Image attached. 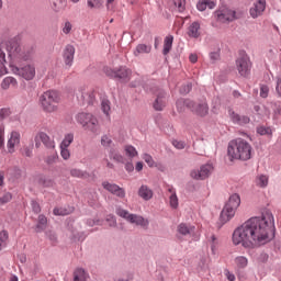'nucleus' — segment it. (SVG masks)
<instances>
[{
    "mask_svg": "<svg viewBox=\"0 0 281 281\" xmlns=\"http://www.w3.org/2000/svg\"><path fill=\"white\" fill-rule=\"evenodd\" d=\"M45 225H47V217H45V215H40L37 223V232H42V229H45Z\"/></svg>",
    "mask_w": 281,
    "mask_h": 281,
    "instance_id": "obj_39",
    "label": "nucleus"
},
{
    "mask_svg": "<svg viewBox=\"0 0 281 281\" xmlns=\"http://www.w3.org/2000/svg\"><path fill=\"white\" fill-rule=\"evenodd\" d=\"M31 205H32L33 212L35 214H40V212H41V204H38V202H36V201H32Z\"/></svg>",
    "mask_w": 281,
    "mask_h": 281,
    "instance_id": "obj_52",
    "label": "nucleus"
},
{
    "mask_svg": "<svg viewBox=\"0 0 281 281\" xmlns=\"http://www.w3.org/2000/svg\"><path fill=\"white\" fill-rule=\"evenodd\" d=\"M113 3H115V0H106L108 12H114L115 5Z\"/></svg>",
    "mask_w": 281,
    "mask_h": 281,
    "instance_id": "obj_54",
    "label": "nucleus"
},
{
    "mask_svg": "<svg viewBox=\"0 0 281 281\" xmlns=\"http://www.w3.org/2000/svg\"><path fill=\"white\" fill-rule=\"evenodd\" d=\"M111 144H113V139H111V136H109V135H103V136L101 137V145H102L104 148L111 147Z\"/></svg>",
    "mask_w": 281,
    "mask_h": 281,
    "instance_id": "obj_41",
    "label": "nucleus"
},
{
    "mask_svg": "<svg viewBox=\"0 0 281 281\" xmlns=\"http://www.w3.org/2000/svg\"><path fill=\"white\" fill-rule=\"evenodd\" d=\"M74 281H87V272L83 269L75 270Z\"/></svg>",
    "mask_w": 281,
    "mask_h": 281,
    "instance_id": "obj_33",
    "label": "nucleus"
},
{
    "mask_svg": "<svg viewBox=\"0 0 281 281\" xmlns=\"http://www.w3.org/2000/svg\"><path fill=\"white\" fill-rule=\"evenodd\" d=\"M38 186L41 188H54L56 186V182H54V179L47 177V176H40L37 179Z\"/></svg>",
    "mask_w": 281,
    "mask_h": 281,
    "instance_id": "obj_27",
    "label": "nucleus"
},
{
    "mask_svg": "<svg viewBox=\"0 0 281 281\" xmlns=\"http://www.w3.org/2000/svg\"><path fill=\"white\" fill-rule=\"evenodd\" d=\"M175 41V37L172 35H168L166 38H165V42H164V49H162V54L165 56H167V54H170V50L172 49V43Z\"/></svg>",
    "mask_w": 281,
    "mask_h": 281,
    "instance_id": "obj_29",
    "label": "nucleus"
},
{
    "mask_svg": "<svg viewBox=\"0 0 281 281\" xmlns=\"http://www.w3.org/2000/svg\"><path fill=\"white\" fill-rule=\"evenodd\" d=\"M224 274L228 281H236V276L232 273L229 270H224Z\"/></svg>",
    "mask_w": 281,
    "mask_h": 281,
    "instance_id": "obj_56",
    "label": "nucleus"
},
{
    "mask_svg": "<svg viewBox=\"0 0 281 281\" xmlns=\"http://www.w3.org/2000/svg\"><path fill=\"white\" fill-rule=\"evenodd\" d=\"M251 145L243 139L237 138L228 144V157L231 159H240L241 161H248L251 159Z\"/></svg>",
    "mask_w": 281,
    "mask_h": 281,
    "instance_id": "obj_4",
    "label": "nucleus"
},
{
    "mask_svg": "<svg viewBox=\"0 0 281 281\" xmlns=\"http://www.w3.org/2000/svg\"><path fill=\"white\" fill-rule=\"evenodd\" d=\"M212 172H214V167L212 164H206L201 166L200 169L192 170L190 175L192 179L203 181L204 179H207Z\"/></svg>",
    "mask_w": 281,
    "mask_h": 281,
    "instance_id": "obj_11",
    "label": "nucleus"
},
{
    "mask_svg": "<svg viewBox=\"0 0 281 281\" xmlns=\"http://www.w3.org/2000/svg\"><path fill=\"white\" fill-rule=\"evenodd\" d=\"M5 52L8 53L11 63H18L20 58H27L21 54V46L16 41L11 40L0 44V78L8 74V69L5 68Z\"/></svg>",
    "mask_w": 281,
    "mask_h": 281,
    "instance_id": "obj_2",
    "label": "nucleus"
},
{
    "mask_svg": "<svg viewBox=\"0 0 281 281\" xmlns=\"http://www.w3.org/2000/svg\"><path fill=\"white\" fill-rule=\"evenodd\" d=\"M135 169H136L137 172H142V170H144V162L138 161V162L136 164Z\"/></svg>",
    "mask_w": 281,
    "mask_h": 281,
    "instance_id": "obj_60",
    "label": "nucleus"
},
{
    "mask_svg": "<svg viewBox=\"0 0 281 281\" xmlns=\"http://www.w3.org/2000/svg\"><path fill=\"white\" fill-rule=\"evenodd\" d=\"M153 189H150V187L143 184L139 189H138V196H140V199H143V201H150V199H153Z\"/></svg>",
    "mask_w": 281,
    "mask_h": 281,
    "instance_id": "obj_22",
    "label": "nucleus"
},
{
    "mask_svg": "<svg viewBox=\"0 0 281 281\" xmlns=\"http://www.w3.org/2000/svg\"><path fill=\"white\" fill-rule=\"evenodd\" d=\"M38 140L42 142V144H44V146H46V148H56V143L45 132H40L36 134V136H35L36 148H38L41 146V143H38Z\"/></svg>",
    "mask_w": 281,
    "mask_h": 281,
    "instance_id": "obj_15",
    "label": "nucleus"
},
{
    "mask_svg": "<svg viewBox=\"0 0 281 281\" xmlns=\"http://www.w3.org/2000/svg\"><path fill=\"white\" fill-rule=\"evenodd\" d=\"M276 92L281 98V76L276 77Z\"/></svg>",
    "mask_w": 281,
    "mask_h": 281,
    "instance_id": "obj_49",
    "label": "nucleus"
},
{
    "mask_svg": "<svg viewBox=\"0 0 281 281\" xmlns=\"http://www.w3.org/2000/svg\"><path fill=\"white\" fill-rule=\"evenodd\" d=\"M256 183L259 188H267L269 186V177L260 175L256 178Z\"/></svg>",
    "mask_w": 281,
    "mask_h": 281,
    "instance_id": "obj_35",
    "label": "nucleus"
},
{
    "mask_svg": "<svg viewBox=\"0 0 281 281\" xmlns=\"http://www.w3.org/2000/svg\"><path fill=\"white\" fill-rule=\"evenodd\" d=\"M229 117L234 124H238L239 126H245V124H249L251 120L247 115H239L234 111H229Z\"/></svg>",
    "mask_w": 281,
    "mask_h": 281,
    "instance_id": "obj_21",
    "label": "nucleus"
},
{
    "mask_svg": "<svg viewBox=\"0 0 281 281\" xmlns=\"http://www.w3.org/2000/svg\"><path fill=\"white\" fill-rule=\"evenodd\" d=\"M76 121L82 128H85V131H89L90 133H93V135L100 134V122H98V117L93 114L81 112L76 115Z\"/></svg>",
    "mask_w": 281,
    "mask_h": 281,
    "instance_id": "obj_7",
    "label": "nucleus"
},
{
    "mask_svg": "<svg viewBox=\"0 0 281 281\" xmlns=\"http://www.w3.org/2000/svg\"><path fill=\"white\" fill-rule=\"evenodd\" d=\"M188 106H190L193 111V113H196V115H200V117H205L207 115L210 108L207 106V103L203 101L202 103H193L189 102L187 103Z\"/></svg>",
    "mask_w": 281,
    "mask_h": 281,
    "instance_id": "obj_19",
    "label": "nucleus"
},
{
    "mask_svg": "<svg viewBox=\"0 0 281 281\" xmlns=\"http://www.w3.org/2000/svg\"><path fill=\"white\" fill-rule=\"evenodd\" d=\"M101 111L109 117L111 115V101L109 99H102Z\"/></svg>",
    "mask_w": 281,
    "mask_h": 281,
    "instance_id": "obj_32",
    "label": "nucleus"
},
{
    "mask_svg": "<svg viewBox=\"0 0 281 281\" xmlns=\"http://www.w3.org/2000/svg\"><path fill=\"white\" fill-rule=\"evenodd\" d=\"M188 35L190 38H199L201 36V24L199 22H193L189 26Z\"/></svg>",
    "mask_w": 281,
    "mask_h": 281,
    "instance_id": "obj_23",
    "label": "nucleus"
},
{
    "mask_svg": "<svg viewBox=\"0 0 281 281\" xmlns=\"http://www.w3.org/2000/svg\"><path fill=\"white\" fill-rule=\"evenodd\" d=\"M102 187L108 192H111V194L119 196V199H124V196H126V191H124V189L120 188V186H117L115 183L104 181V182H102Z\"/></svg>",
    "mask_w": 281,
    "mask_h": 281,
    "instance_id": "obj_18",
    "label": "nucleus"
},
{
    "mask_svg": "<svg viewBox=\"0 0 281 281\" xmlns=\"http://www.w3.org/2000/svg\"><path fill=\"white\" fill-rule=\"evenodd\" d=\"M71 144H74V134H71V133L66 134L60 144V148H69V146H71Z\"/></svg>",
    "mask_w": 281,
    "mask_h": 281,
    "instance_id": "obj_34",
    "label": "nucleus"
},
{
    "mask_svg": "<svg viewBox=\"0 0 281 281\" xmlns=\"http://www.w3.org/2000/svg\"><path fill=\"white\" fill-rule=\"evenodd\" d=\"M125 169L127 170V172H133V170H135V167L133 166L132 162H127L125 165Z\"/></svg>",
    "mask_w": 281,
    "mask_h": 281,
    "instance_id": "obj_61",
    "label": "nucleus"
},
{
    "mask_svg": "<svg viewBox=\"0 0 281 281\" xmlns=\"http://www.w3.org/2000/svg\"><path fill=\"white\" fill-rule=\"evenodd\" d=\"M193 231L194 227L184 223H181L177 228L178 234H181V236H188L189 234H192Z\"/></svg>",
    "mask_w": 281,
    "mask_h": 281,
    "instance_id": "obj_30",
    "label": "nucleus"
},
{
    "mask_svg": "<svg viewBox=\"0 0 281 281\" xmlns=\"http://www.w3.org/2000/svg\"><path fill=\"white\" fill-rule=\"evenodd\" d=\"M105 74L110 78H119V80H122V82H128L133 71L126 67H120L117 69L106 68Z\"/></svg>",
    "mask_w": 281,
    "mask_h": 281,
    "instance_id": "obj_9",
    "label": "nucleus"
},
{
    "mask_svg": "<svg viewBox=\"0 0 281 281\" xmlns=\"http://www.w3.org/2000/svg\"><path fill=\"white\" fill-rule=\"evenodd\" d=\"M218 23H232L236 19V11L229 8H221L215 12Z\"/></svg>",
    "mask_w": 281,
    "mask_h": 281,
    "instance_id": "obj_13",
    "label": "nucleus"
},
{
    "mask_svg": "<svg viewBox=\"0 0 281 281\" xmlns=\"http://www.w3.org/2000/svg\"><path fill=\"white\" fill-rule=\"evenodd\" d=\"M211 249L212 254H216V250L218 249V238L214 235L211 237Z\"/></svg>",
    "mask_w": 281,
    "mask_h": 281,
    "instance_id": "obj_43",
    "label": "nucleus"
},
{
    "mask_svg": "<svg viewBox=\"0 0 281 281\" xmlns=\"http://www.w3.org/2000/svg\"><path fill=\"white\" fill-rule=\"evenodd\" d=\"M20 145H21V133L16 131H12L10 133L8 143H7L8 153L12 155L13 153H15L16 146H20Z\"/></svg>",
    "mask_w": 281,
    "mask_h": 281,
    "instance_id": "obj_14",
    "label": "nucleus"
},
{
    "mask_svg": "<svg viewBox=\"0 0 281 281\" xmlns=\"http://www.w3.org/2000/svg\"><path fill=\"white\" fill-rule=\"evenodd\" d=\"M168 192L170 193L169 196V204L172 210H177L179 207V198L177 196V191L175 188L169 187Z\"/></svg>",
    "mask_w": 281,
    "mask_h": 281,
    "instance_id": "obj_25",
    "label": "nucleus"
},
{
    "mask_svg": "<svg viewBox=\"0 0 281 281\" xmlns=\"http://www.w3.org/2000/svg\"><path fill=\"white\" fill-rule=\"evenodd\" d=\"M47 164H54L56 161V156H53L52 158H47Z\"/></svg>",
    "mask_w": 281,
    "mask_h": 281,
    "instance_id": "obj_64",
    "label": "nucleus"
},
{
    "mask_svg": "<svg viewBox=\"0 0 281 281\" xmlns=\"http://www.w3.org/2000/svg\"><path fill=\"white\" fill-rule=\"evenodd\" d=\"M5 144V127H0V150Z\"/></svg>",
    "mask_w": 281,
    "mask_h": 281,
    "instance_id": "obj_47",
    "label": "nucleus"
},
{
    "mask_svg": "<svg viewBox=\"0 0 281 281\" xmlns=\"http://www.w3.org/2000/svg\"><path fill=\"white\" fill-rule=\"evenodd\" d=\"M236 69L244 78L249 76V71H251V60H249L247 55H243L236 59Z\"/></svg>",
    "mask_w": 281,
    "mask_h": 281,
    "instance_id": "obj_12",
    "label": "nucleus"
},
{
    "mask_svg": "<svg viewBox=\"0 0 281 281\" xmlns=\"http://www.w3.org/2000/svg\"><path fill=\"white\" fill-rule=\"evenodd\" d=\"M12 112L8 108H3L0 110V120H5V117H10Z\"/></svg>",
    "mask_w": 281,
    "mask_h": 281,
    "instance_id": "obj_48",
    "label": "nucleus"
},
{
    "mask_svg": "<svg viewBox=\"0 0 281 281\" xmlns=\"http://www.w3.org/2000/svg\"><path fill=\"white\" fill-rule=\"evenodd\" d=\"M71 177H76L77 179H87L89 177V173L87 171H82L80 169H72L70 171Z\"/></svg>",
    "mask_w": 281,
    "mask_h": 281,
    "instance_id": "obj_37",
    "label": "nucleus"
},
{
    "mask_svg": "<svg viewBox=\"0 0 281 281\" xmlns=\"http://www.w3.org/2000/svg\"><path fill=\"white\" fill-rule=\"evenodd\" d=\"M172 2L178 12H183V10H186V0H172Z\"/></svg>",
    "mask_w": 281,
    "mask_h": 281,
    "instance_id": "obj_42",
    "label": "nucleus"
},
{
    "mask_svg": "<svg viewBox=\"0 0 281 281\" xmlns=\"http://www.w3.org/2000/svg\"><path fill=\"white\" fill-rule=\"evenodd\" d=\"M196 8L200 12H205L207 8L210 10H214V8H216V4L212 0H199Z\"/></svg>",
    "mask_w": 281,
    "mask_h": 281,
    "instance_id": "obj_26",
    "label": "nucleus"
},
{
    "mask_svg": "<svg viewBox=\"0 0 281 281\" xmlns=\"http://www.w3.org/2000/svg\"><path fill=\"white\" fill-rule=\"evenodd\" d=\"M124 150H125V155H126L127 157H131V158L137 157V149H135L134 146H132V145H126V146L124 147Z\"/></svg>",
    "mask_w": 281,
    "mask_h": 281,
    "instance_id": "obj_38",
    "label": "nucleus"
},
{
    "mask_svg": "<svg viewBox=\"0 0 281 281\" xmlns=\"http://www.w3.org/2000/svg\"><path fill=\"white\" fill-rule=\"evenodd\" d=\"M189 60H190V63H196V60H199V56H196V54H191L190 56H189Z\"/></svg>",
    "mask_w": 281,
    "mask_h": 281,
    "instance_id": "obj_62",
    "label": "nucleus"
},
{
    "mask_svg": "<svg viewBox=\"0 0 281 281\" xmlns=\"http://www.w3.org/2000/svg\"><path fill=\"white\" fill-rule=\"evenodd\" d=\"M71 24L69 22H66L63 29L64 34H69V32H71Z\"/></svg>",
    "mask_w": 281,
    "mask_h": 281,
    "instance_id": "obj_59",
    "label": "nucleus"
},
{
    "mask_svg": "<svg viewBox=\"0 0 281 281\" xmlns=\"http://www.w3.org/2000/svg\"><path fill=\"white\" fill-rule=\"evenodd\" d=\"M113 159L115 161H120V162L124 161V157L122 155H120V154L113 155Z\"/></svg>",
    "mask_w": 281,
    "mask_h": 281,
    "instance_id": "obj_63",
    "label": "nucleus"
},
{
    "mask_svg": "<svg viewBox=\"0 0 281 281\" xmlns=\"http://www.w3.org/2000/svg\"><path fill=\"white\" fill-rule=\"evenodd\" d=\"M267 10V0H258L249 10V14L252 19L262 16V13Z\"/></svg>",
    "mask_w": 281,
    "mask_h": 281,
    "instance_id": "obj_17",
    "label": "nucleus"
},
{
    "mask_svg": "<svg viewBox=\"0 0 281 281\" xmlns=\"http://www.w3.org/2000/svg\"><path fill=\"white\" fill-rule=\"evenodd\" d=\"M192 91V83H187L180 89V93H190Z\"/></svg>",
    "mask_w": 281,
    "mask_h": 281,
    "instance_id": "obj_57",
    "label": "nucleus"
},
{
    "mask_svg": "<svg viewBox=\"0 0 281 281\" xmlns=\"http://www.w3.org/2000/svg\"><path fill=\"white\" fill-rule=\"evenodd\" d=\"M10 201H12V195L10 193H7L4 196L0 198V205L10 203Z\"/></svg>",
    "mask_w": 281,
    "mask_h": 281,
    "instance_id": "obj_51",
    "label": "nucleus"
},
{
    "mask_svg": "<svg viewBox=\"0 0 281 281\" xmlns=\"http://www.w3.org/2000/svg\"><path fill=\"white\" fill-rule=\"evenodd\" d=\"M269 95V87L268 86H261L260 87V97L261 98H268Z\"/></svg>",
    "mask_w": 281,
    "mask_h": 281,
    "instance_id": "obj_50",
    "label": "nucleus"
},
{
    "mask_svg": "<svg viewBox=\"0 0 281 281\" xmlns=\"http://www.w3.org/2000/svg\"><path fill=\"white\" fill-rule=\"evenodd\" d=\"M235 265L237 269H246L247 265H249V259L245 256H238L235 258Z\"/></svg>",
    "mask_w": 281,
    "mask_h": 281,
    "instance_id": "obj_31",
    "label": "nucleus"
},
{
    "mask_svg": "<svg viewBox=\"0 0 281 281\" xmlns=\"http://www.w3.org/2000/svg\"><path fill=\"white\" fill-rule=\"evenodd\" d=\"M53 213L55 216H67V214H71V211H68L65 207H56L54 209Z\"/></svg>",
    "mask_w": 281,
    "mask_h": 281,
    "instance_id": "obj_40",
    "label": "nucleus"
},
{
    "mask_svg": "<svg viewBox=\"0 0 281 281\" xmlns=\"http://www.w3.org/2000/svg\"><path fill=\"white\" fill-rule=\"evenodd\" d=\"M10 87L16 88L19 87V81L14 77H5L1 82V89L8 91Z\"/></svg>",
    "mask_w": 281,
    "mask_h": 281,
    "instance_id": "obj_24",
    "label": "nucleus"
},
{
    "mask_svg": "<svg viewBox=\"0 0 281 281\" xmlns=\"http://www.w3.org/2000/svg\"><path fill=\"white\" fill-rule=\"evenodd\" d=\"M153 46L146 44H138L134 49V56H142V54H150Z\"/></svg>",
    "mask_w": 281,
    "mask_h": 281,
    "instance_id": "obj_28",
    "label": "nucleus"
},
{
    "mask_svg": "<svg viewBox=\"0 0 281 281\" xmlns=\"http://www.w3.org/2000/svg\"><path fill=\"white\" fill-rule=\"evenodd\" d=\"M60 155L65 161L71 157V153L69 151V147H60Z\"/></svg>",
    "mask_w": 281,
    "mask_h": 281,
    "instance_id": "obj_45",
    "label": "nucleus"
},
{
    "mask_svg": "<svg viewBox=\"0 0 281 281\" xmlns=\"http://www.w3.org/2000/svg\"><path fill=\"white\" fill-rule=\"evenodd\" d=\"M167 102L168 97H166V92L161 89H156V100L154 102L155 111H164V109H166Z\"/></svg>",
    "mask_w": 281,
    "mask_h": 281,
    "instance_id": "obj_16",
    "label": "nucleus"
},
{
    "mask_svg": "<svg viewBox=\"0 0 281 281\" xmlns=\"http://www.w3.org/2000/svg\"><path fill=\"white\" fill-rule=\"evenodd\" d=\"M63 100L58 90H47L40 95L38 104L44 113H57L58 104Z\"/></svg>",
    "mask_w": 281,
    "mask_h": 281,
    "instance_id": "obj_5",
    "label": "nucleus"
},
{
    "mask_svg": "<svg viewBox=\"0 0 281 281\" xmlns=\"http://www.w3.org/2000/svg\"><path fill=\"white\" fill-rule=\"evenodd\" d=\"M22 155L25 157H31L32 156V147H24L22 150Z\"/></svg>",
    "mask_w": 281,
    "mask_h": 281,
    "instance_id": "obj_58",
    "label": "nucleus"
},
{
    "mask_svg": "<svg viewBox=\"0 0 281 281\" xmlns=\"http://www.w3.org/2000/svg\"><path fill=\"white\" fill-rule=\"evenodd\" d=\"M116 214L117 216H121V218H125V221L128 223L137 225L138 227H143V229H148V225L150 224V222L147 218H144V216L131 214L124 209H116Z\"/></svg>",
    "mask_w": 281,
    "mask_h": 281,
    "instance_id": "obj_8",
    "label": "nucleus"
},
{
    "mask_svg": "<svg viewBox=\"0 0 281 281\" xmlns=\"http://www.w3.org/2000/svg\"><path fill=\"white\" fill-rule=\"evenodd\" d=\"M21 54L24 58H20L18 61H10V69L14 76H19V78H23V80H34L36 76V66L34 64H21L30 60V55L25 54L21 50Z\"/></svg>",
    "mask_w": 281,
    "mask_h": 281,
    "instance_id": "obj_3",
    "label": "nucleus"
},
{
    "mask_svg": "<svg viewBox=\"0 0 281 281\" xmlns=\"http://www.w3.org/2000/svg\"><path fill=\"white\" fill-rule=\"evenodd\" d=\"M257 133L259 135H271L273 132L271 131V127L259 126L257 127Z\"/></svg>",
    "mask_w": 281,
    "mask_h": 281,
    "instance_id": "obj_44",
    "label": "nucleus"
},
{
    "mask_svg": "<svg viewBox=\"0 0 281 281\" xmlns=\"http://www.w3.org/2000/svg\"><path fill=\"white\" fill-rule=\"evenodd\" d=\"M77 99L81 104H93L95 102V90L80 88L77 92Z\"/></svg>",
    "mask_w": 281,
    "mask_h": 281,
    "instance_id": "obj_10",
    "label": "nucleus"
},
{
    "mask_svg": "<svg viewBox=\"0 0 281 281\" xmlns=\"http://www.w3.org/2000/svg\"><path fill=\"white\" fill-rule=\"evenodd\" d=\"M9 238L8 232L7 231H1L0 232V241L5 245L7 240Z\"/></svg>",
    "mask_w": 281,
    "mask_h": 281,
    "instance_id": "obj_55",
    "label": "nucleus"
},
{
    "mask_svg": "<svg viewBox=\"0 0 281 281\" xmlns=\"http://www.w3.org/2000/svg\"><path fill=\"white\" fill-rule=\"evenodd\" d=\"M240 207V195L238 193H234L229 196L228 202L225 204L224 209L220 215L221 225H225V223H229L233 216H236V211Z\"/></svg>",
    "mask_w": 281,
    "mask_h": 281,
    "instance_id": "obj_6",
    "label": "nucleus"
},
{
    "mask_svg": "<svg viewBox=\"0 0 281 281\" xmlns=\"http://www.w3.org/2000/svg\"><path fill=\"white\" fill-rule=\"evenodd\" d=\"M87 5L90 10H100L102 8V0H87Z\"/></svg>",
    "mask_w": 281,
    "mask_h": 281,
    "instance_id": "obj_36",
    "label": "nucleus"
},
{
    "mask_svg": "<svg viewBox=\"0 0 281 281\" xmlns=\"http://www.w3.org/2000/svg\"><path fill=\"white\" fill-rule=\"evenodd\" d=\"M172 145L175 146V148H178V150H183V148H186V143L181 140H173Z\"/></svg>",
    "mask_w": 281,
    "mask_h": 281,
    "instance_id": "obj_53",
    "label": "nucleus"
},
{
    "mask_svg": "<svg viewBox=\"0 0 281 281\" xmlns=\"http://www.w3.org/2000/svg\"><path fill=\"white\" fill-rule=\"evenodd\" d=\"M276 234V220L270 210H263L261 216L250 217L233 233V244L244 249H256L270 243Z\"/></svg>",
    "mask_w": 281,
    "mask_h": 281,
    "instance_id": "obj_1",
    "label": "nucleus"
},
{
    "mask_svg": "<svg viewBox=\"0 0 281 281\" xmlns=\"http://www.w3.org/2000/svg\"><path fill=\"white\" fill-rule=\"evenodd\" d=\"M76 54V48L74 45H67L64 49V63L66 67H71L74 65V56Z\"/></svg>",
    "mask_w": 281,
    "mask_h": 281,
    "instance_id": "obj_20",
    "label": "nucleus"
},
{
    "mask_svg": "<svg viewBox=\"0 0 281 281\" xmlns=\"http://www.w3.org/2000/svg\"><path fill=\"white\" fill-rule=\"evenodd\" d=\"M143 159H144V161L147 162L149 168H153L155 166V160L153 159V156L145 154V155H143Z\"/></svg>",
    "mask_w": 281,
    "mask_h": 281,
    "instance_id": "obj_46",
    "label": "nucleus"
}]
</instances>
